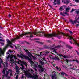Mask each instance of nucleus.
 I'll return each mask as SVG.
<instances>
[{
    "label": "nucleus",
    "mask_w": 79,
    "mask_h": 79,
    "mask_svg": "<svg viewBox=\"0 0 79 79\" xmlns=\"http://www.w3.org/2000/svg\"><path fill=\"white\" fill-rule=\"evenodd\" d=\"M61 47V45H59L57 46H56L54 48H51L50 50H53L54 52H55L56 50V49H55V48H60Z\"/></svg>",
    "instance_id": "nucleus-7"
},
{
    "label": "nucleus",
    "mask_w": 79,
    "mask_h": 79,
    "mask_svg": "<svg viewBox=\"0 0 79 79\" xmlns=\"http://www.w3.org/2000/svg\"><path fill=\"white\" fill-rule=\"evenodd\" d=\"M62 34L63 35V36H66V37H69V40H71V39H73V40L74 42H75V40H74V38L73 37H71L69 35L65 34V33H63L62 32H61L60 33V34L59 33L58 34H56V33H51V34H50V38H52V37H58V38L59 39H60V37L62 36Z\"/></svg>",
    "instance_id": "nucleus-1"
},
{
    "label": "nucleus",
    "mask_w": 79,
    "mask_h": 79,
    "mask_svg": "<svg viewBox=\"0 0 79 79\" xmlns=\"http://www.w3.org/2000/svg\"><path fill=\"white\" fill-rule=\"evenodd\" d=\"M37 65L38 68H40V69L42 68V65H40L39 64H37Z\"/></svg>",
    "instance_id": "nucleus-30"
},
{
    "label": "nucleus",
    "mask_w": 79,
    "mask_h": 79,
    "mask_svg": "<svg viewBox=\"0 0 79 79\" xmlns=\"http://www.w3.org/2000/svg\"><path fill=\"white\" fill-rule=\"evenodd\" d=\"M9 52H10V53H13V51H11V50H9Z\"/></svg>",
    "instance_id": "nucleus-53"
},
{
    "label": "nucleus",
    "mask_w": 79,
    "mask_h": 79,
    "mask_svg": "<svg viewBox=\"0 0 79 79\" xmlns=\"http://www.w3.org/2000/svg\"><path fill=\"white\" fill-rule=\"evenodd\" d=\"M67 58H71V55L69 54V55H67Z\"/></svg>",
    "instance_id": "nucleus-43"
},
{
    "label": "nucleus",
    "mask_w": 79,
    "mask_h": 79,
    "mask_svg": "<svg viewBox=\"0 0 79 79\" xmlns=\"http://www.w3.org/2000/svg\"><path fill=\"white\" fill-rule=\"evenodd\" d=\"M19 69H16V72L17 73H19Z\"/></svg>",
    "instance_id": "nucleus-49"
},
{
    "label": "nucleus",
    "mask_w": 79,
    "mask_h": 79,
    "mask_svg": "<svg viewBox=\"0 0 79 79\" xmlns=\"http://www.w3.org/2000/svg\"><path fill=\"white\" fill-rule=\"evenodd\" d=\"M24 50H25V52H26V53H27V54H28V53L30 52L28 51V50H25L24 49Z\"/></svg>",
    "instance_id": "nucleus-39"
},
{
    "label": "nucleus",
    "mask_w": 79,
    "mask_h": 79,
    "mask_svg": "<svg viewBox=\"0 0 79 79\" xmlns=\"http://www.w3.org/2000/svg\"><path fill=\"white\" fill-rule=\"evenodd\" d=\"M9 73H10L9 71H7L6 70V74H5V75H4L6 77H7V76H8V74H9Z\"/></svg>",
    "instance_id": "nucleus-18"
},
{
    "label": "nucleus",
    "mask_w": 79,
    "mask_h": 79,
    "mask_svg": "<svg viewBox=\"0 0 79 79\" xmlns=\"http://www.w3.org/2000/svg\"><path fill=\"white\" fill-rule=\"evenodd\" d=\"M58 55L59 56H62V57H63V56H64L63 55H62V54H58Z\"/></svg>",
    "instance_id": "nucleus-52"
},
{
    "label": "nucleus",
    "mask_w": 79,
    "mask_h": 79,
    "mask_svg": "<svg viewBox=\"0 0 79 79\" xmlns=\"http://www.w3.org/2000/svg\"><path fill=\"white\" fill-rule=\"evenodd\" d=\"M10 61L11 62H13L14 61V60L13 59H10Z\"/></svg>",
    "instance_id": "nucleus-51"
},
{
    "label": "nucleus",
    "mask_w": 79,
    "mask_h": 79,
    "mask_svg": "<svg viewBox=\"0 0 79 79\" xmlns=\"http://www.w3.org/2000/svg\"><path fill=\"white\" fill-rule=\"evenodd\" d=\"M50 46L51 48H55L56 47L55 44H52Z\"/></svg>",
    "instance_id": "nucleus-24"
},
{
    "label": "nucleus",
    "mask_w": 79,
    "mask_h": 79,
    "mask_svg": "<svg viewBox=\"0 0 79 79\" xmlns=\"http://www.w3.org/2000/svg\"><path fill=\"white\" fill-rule=\"evenodd\" d=\"M20 39V37H19V36H18L16 37V38L12 39L11 42H13L15 41V40H18V39Z\"/></svg>",
    "instance_id": "nucleus-9"
},
{
    "label": "nucleus",
    "mask_w": 79,
    "mask_h": 79,
    "mask_svg": "<svg viewBox=\"0 0 79 79\" xmlns=\"http://www.w3.org/2000/svg\"><path fill=\"white\" fill-rule=\"evenodd\" d=\"M48 6H50V7H51V8H52V9H53V10H55V9L53 8V7H52V6H51V5H49V4H48Z\"/></svg>",
    "instance_id": "nucleus-33"
},
{
    "label": "nucleus",
    "mask_w": 79,
    "mask_h": 79,
    "mask_svg": "<svg viewBox=\"0 0 79 79\" xmlns=\"http://www.w3.org/2000/svg\"><path fill=\"white\" fill-rule=\"evenodd\" d=\"M8 16L9 18H11V15L10 14H9Z\"/></svg>",
    "instance_id": "nucleus-60"
},
{
    "label": "nucleus",
    "mask_w": 79,
    "mask_h": 79,
    "mask_svg": "<svg viewBox=\"0 0 79 79\" xmlns=\"http://www.w3.org/2000/svg\"><path fill=\"white\" fill-rule=\"evenodd\" d=\"M39 62L40 64H41V65H43L44 64V62H42V61H41V60H40Z\"/></svg>",
    "instance_id": "nucleus-17"
},
{
    "label": "nucleus",
    "mask_w": 79,
    "mask_h": 79,
    "mask_svg": "<svg viewBox=\"0 0 79 79\" xmlns=\"http://www.w3.org/2000/svg\"><path fill=\"white\" fill-rule=\"evenodd\" d=\"M29 71H31V73H34V70L32 69H30L29 70Z\"/></svg>",
    "instance_id": "nucleus-28"
},
{
    "label": "nucleus",
    "mask_w": 79,
    "mask_h": 79,
    "mask_svg": "<svg viewBox=\"0 0 79 79\" xmlns=\"http://www.w3.org/2000/svg\"><path fill=\"white\" fill-rule=\"evenodd\" d=\"M78 26H79V24H77L76 25V27H77Z\"/></svg>",
    "instance_id": "nucleus-64"
},
{
    "label": "nucleus",
    "mask_w": 79,
    "mask_h": 79,
    "mask_svg": "<svg viewBox=\"0 0 79 79\" xmlns=\"http://www.w3.org/2000/svg\"><path fill=\"white\" fill-rule=\"evenodd\" d=\"M9 45L8 44H7L6 46H5V47L4 48L3 50H0V53L1 55H4V53H5V51L6 50V48L8 47Z\"/></svg>",
    "instance_id": "nucleus-5"
},
{
    "label": "nucleus",
    "mask_w": 79,
    "mask_h": 79,
    "mask_svg": "<svg viewBox=\"0 0 79 79\" xmlns=\"http://www.w3.org/2000/svg\"><path fill=\"white\" fill-rule=\"evenodd\" d=\"M0 44H1L2 45V46H3V45H4L5 44L4 43L1 42H0Z\"/></svg>",
    "instance_id": "nucleus-38"
},
{
    "label": "nucleus",
    "mask_w": 79,
    "mask_h": 79,
    "mask_svg": "<svg viewBox=\"0 0 79 79\" xmlns=\"http://www.w3.org/2000/svg\"><path fill=\"white\" fill-rule=\"evenodd\" d=\"M16 49H18V48H19V46L18 44H16L15 46Z\"/></svg>",
    "instance_id": "nucleus-21"
},
{
    "label": "nucleus",
    "mask_w": 79,
    "mask_h": 79,
    "mask_svg": "<svg viewBox=\"0 0 79 79\" xmlns=\"http://www.w3.org/2000/svg\"><path fill=\"white\" fill-rule=\"evenodd\" d=\"M6 41L8 42V44H8V47L9 46H10V47H11V48H13V47L11 45H10V44H12V42H11L8 39H7Z\"/></svg>",
    "instance_id": "nucleus-8"
},
{
    "label": "nucleus",
    "mask_w": 79,
    "mask_h": 79,
    "mask_svg": "<svg viewBox=\"0 0 79 79\" xmlns=\"http://www.w3.org/2000/svg\"><path fill=\"white\" fill-rule=\"evenodd\" d=\"M69 32L70 34H73V32L70 30L69 31Z\"/></svg>",
    "instance_id": "nucleus-50"
},
{
    "label": "nucleus",
    "mask_w": 79,
    "mask_h": 79,
    "mask_svg": "<svg viewBox=\"0 0 79 79\" xmlns=\"http://www.w3.org/2000/svg\"><path fill=\"white\" fill-rule=\"evenodd\" d=\"M64 14L65 15H66L67 16H69V14L68 13L66 12H64Z\"/></svg>",
    "instance_id": "nucleus-44"
},
{
    "label": "nucleus",
    "mask_w": 79,
    "mask_h": 79,
    "mask_svg": "<svg viewBox=\"0 0 79 79\" xmlns=\"http://www.w3.org/2000/svg\"><path fill=\"white\" fill-rule=\"evenodd\" d=\"M43 61H47L45 59V57H44V58H43Z\"/></svg>",
    "instance_id": "nucleus-47"
},
{
    "label": "nucleus",
    "mask_w": 79,
    "mask_h": 79,
    "mask_svg": "<svg viewBox=\"0 0 79 79\" xmlns=\"http://www.w3.org/2000/svg\"><path fill=\"white\" fill-rule=\"evenodd\" d=\"M76 52H77V54L78 55L79 54V52L77 51V50L76 51Z\"/></svg>",
    "instance_id": "nucleus-63"
},
{
    "label": "nucleus",
    "mask_w": 79,
    "mask_h": 79,
    "mask_svg": "<svg viewBox=\"0 0 79 79\" xmlns=\"http://www.w3.org/2000/svg\"><path fill=\"white\" fill-rule=\"evenodd\" d=\"M19 61L20 63H21L22 64H24V65H25V66H26L27 65V64L26 63V62L23 61H22L21 60H19Z\"/></svg>",
    "instance_id": "nucleus-13"
},
{
    "label": "nucleus",
    "mask_w": 79,
    "mask_h": 79,
    "mask_svg": "<svg viewBox=\"0 0 79 79\" xmlns=\"http://www.w3.org/2000/svg\"><path fill=\"white\" fill-rule=\"evenodd\" d=\"M24 35H29L30 36H26L27 37H34V36H33V34H32V33L31 32H24V33H23L22 34H20V37H23Z\"/></svg>",
    "instance_id": "nucleus-4"
},
{
    "label": "nucleus",
    "mask_w": 79,
    "mask_h": 79,
    "mask_svg": "<svg viewBox=\"0 0 79 79\" xmlns=\"http://www.w3.org/2000/svg\"><path fill=\"white\" fill-rule=\"evenodd\" d=\"M40 69L41 70V72H43V71H44V68H43V67L41 68Z\"/></svg>",
    "instance_id": "nucleus-35"
},
{
    "label": "nucleus",
    "mask_w": 79,
    "mask_h": 79,
    "mask_svg": "<svg viewBox=\"0 0 79 79\" xmlns=\"http://www.w3.org/2000/svg\"><path fill=\"white\" fill-rule=\"evenodd\" d=\"M36 42L38 43V44H41V45H43L44 44V43L42 42H40L39 41H36Z\"/></svg>",
    "instance_id": "nucleus-29"
},
{
    "label": "nucleus",
    "mask_w": 79,
    "mask_h": 79,
    "mask_svg": "<svg viewBox=\"0 0 79 79\" xmlns=\"http://www.w3.org/2000/svg\"><path fill=\"white\" fill-rule=\"evenodd\" d=\"M77 19H76L74 21H73L72 19L70 20V22L72 24H74V23H78L79 24V22L77 21Z\"/></svg>",
    "instance_id": "nucleus-6"
},
{
    "label": "nucleus",
    "mask_w": 79,
    "mask_h": 79,
    "mask_svg": "<svg viewBox=\"0 0 79 79\" xmlns=\"http://www.w3.org/2000/svg\"><path fill=\"white\" fill-rule=\"evenodd\" d=\"M3 66H4V69H5L6 70V69H7V67H8V66H6V65H5L4 64H3Z\"/></svg>",
    "instance_id": "nucleus-23"
},
{
    "label": "nucleus",
    "mask_w": 79,
    "mask_h": 79,
    "mask_svg": "<svg viewBox=\"0 0 79 79\" xmlns=\"http://www.w3.org/2000/svg\"><path fill=\"white\" fill-rule=\"evenodd\" d=\"M6 70V69H4L3 70V71H2V73H3V74H4V75L5 74V70Z\"/></svg>",
    "instance_id": "nucleus-37"
},
{
    "label": "nucleus",
    "mask_w": 79,
    "mask_h": 79,
    "mask_svg": "<svg viewBox=\"0 0 79 79\" xmlns=\"http://www.w3.org/2000/svg\"><path fill=\"white\" fill-rule=\"evenodd\" d=\"M54 75H53V74H52V79H53V78H54Z\"/></svg>",
    "instance_id": "nucleus-55"
},
{
    "label": "nucleus",
    "mask_w": 79,
    "mask_h": 79,
    "mask_svg": "<svg viewBox=\"0 0 79 79\" xmlns=\"http://www.w3.org/2000/svg\"><path fill=\"white\" fill-rule=\"evenodd\" d=\"M69 6H68L67 8L65 9V11L66 12H69V10H70V8H68Z\"/></svg>",
    "instance_id": "nucleus-20"
},
{
    "label": "nucleus",
    "mask_w": 79,
    "mask_h": 79,
    "mask_svg": "<svg viewBox=\"0 0 79 79\" xmlns=\"http://www.w3.org/2000/svg\"><path fill=\"white\" fill-rule=\"evenodd\" d=\"M44 52H42L40 53V55H41V56H42V55H44Z\"/></svg>",
    "instance_id": "nucleus-31"
},
{
    "label": "nucleus",
    "mask_w": 79,
    "mask_h": 79,
    "mask_svg": "<svg viewBox=\"0 0 79 79\" xmlns=\"http://www.w3.org/2000/svg\"><path fill=\"white\" fill-rule=\"evenodd\" d=\"M17 56L19 58H22V59H24V58L25 59L28 60L29 61H30L31 64H33V61L31 60V59H30L28 57V56H27L25 55H23V54L22 53H21L20 55L17 54Z\"/></svg>",
    "instance_id": "nucleus-3"
},
{
    "label": "nucleus",
    "mask_w": 79,
    "mask_h": 79,
    "mask_svg": "<svg viewBox=\"0 0 79 79\" xmlns=\"http://www.w3.org/2000/svg\"><path fill=\"white\" fill-rule=\"evenodd\" d=\"M60 14L62 15V16H65V15H64V14H63L62 12H61Z\"/></svg>",
    "instance_id": "nucleus-40"
},
{
    "label": "nucleus",
    "mask_w": 79,
    "mask_h": 79,
    "mask_svg": "<svg viewBox=\"0 0 79 79\" xmlns=\"http://www.w3.org/2000/svg\"><path fill=\"white\" fill-rule=\"evenodd\" d=\"M75 12L77 13V14H79V11H76Z\"/></svg>",
    "instance_id": "nucleus-58"
},
{
    "label": "nucleus",
    "mask_w": 79,
    "mask_h": 79,
    "mask_svg": "<svg viewBox=\"0 0 79 79\" xmlns=\"http://www.w3.org/2000/svg\"><path fill=\"white\" fill-rule=\"evenodd\" d=\"M33 34L34 35H36L37 34L39 36H40L43 35L47 38H50L51 34L50 33L46 34L44 33L42 31H39L37 32V31H36L35 32H33Z\"/></svg>",
    "instance_id": "nucleus-2"
},
{
    "label": "nucleus",
    "mask_w": 79,
    "mask_h": 79,
    "mask_svg": "<svg viewBox=\"0 0 79 79\" xmlns=\"http://www.w3.org/2000/svg\"><path fill=\"white\" fill-rule=\"evenodd\" d=\"M14 56L13 55H9L7 57V58H10V59H11L13 58Z\"/></svg>",
    "instance_id": "nucleus-19"
},
{
    "label": "nucleus",
    "mask_w": 79,
    "mask_h": 79,
    "mask_svg": "<svg viewBox=\"0 0 79 79\" xmlns=\"http://www.w3.org/2000/svg\"><path fill=\"white\" fill-rule=\"evenodd\" d=\"M21 69L22 70H23V69H24V65H22V67L21 68Z\"/></svg>",
    "instance_id": "nucleus-46"
},
{
    "label": "nucleus",
    "mask_w": 79,
    "mask_h": 79,
    "mask_svg": "<svg viewBox=\"0 0 79 79\" xmlns=\"http://www.w3.org/2000/svg\"><path fill=\"white\" fill-rule=\"evenodd\" d=\"M16 79H18V75H16Z\"/></svg>",
    "instance_id": "nucleus-62"
},
{
    "label": "nucleus",
    "mask_w": 79,
    "mask_h": 79,
    "mask_svg": "<svg viewBox=\"0 0 79 79\" xmlns=\"http://www.w3.org/2000/svg\"><path fill=\"white\" fill-rule=\"evenodd\" d=\"M64 58H68V56H66L64 55V56H63Z\"/></svg>",
    "instance_id": "nucleus-48"
},
{
    "label": "nucleus",
    "mask_w": 79,
    "mask_h": 79,
    "mask_svg": "<svg viewBox=\"0 0 79 79\" xmlns=\"http://www.w3.org/2000/svg\"><path fill=\"white\" fill-rule=\"evenodd\" d=\"M54 75V78H56V72L54 71L52 72V74Z\"/></svg>",
    "instance_id": "nucleus-15"
},
{
    "label": "nucleus",
    "mask_w": 79,
    "mask_h": 79,
    "mask_svg": "<svg viewBox=\"0 0 79 79\" xmlns=\"http://www.w3.org/2000/svg\"><path fill=\"white\" fill-rule=\"evenodd\" d=\"M4 63L5 65L6 66H8V63H7V62H4Z\"/></svg>",
    "instance_id": "nucleus-32"
},
{
    "label": "nucleus",
    "mask_w": 79,
    "mask_h": 79,
    "mask_svg": "<svg viewBox=\"0 0 79 79\" xmlns=\"http://www.w3.org/2000/svg\"><path fill=\"white\" fill-rule=\"evenodd\" d=\"M34 68H37V64H34Z\"/></svg>",
    "instance_id": "nucleus-36"
},
{
    "label": "nucleus",
    "mask_w": 79,
    "mask_h": 79,
    "mask_svg": "<svg viewBox=\"0 0 79 79\" xmlns=\"http://www.w3.org/2000/svg\"><path fill=\"white\" fill-rule=\"evenodd\" d=\"M69 60H68L67 59H66V62H67V63H68L69 61Z\"/></svg>",
    "instance_id": "nucleus-59"
},
{
    "label": "nucleus",
    "mask_w": 79,
    "mask_h": 79,
    "mask_svg": "<svg viewBox=\"0 0 79 79\" xmlns=\"http://www.w3.org/2000/svg\"><path fill=\"white\" fill-rule=\"evenodd\" d=\"M74 11V9L73 8L70 11V13H72V12Z\"/></svg>",
    "instance_id": "nucleus-45"
},
{
    "label": "nucleus",
    "mask_w": 79,
    "mask_h": 79,
    "mask_svg": "<svg viewBox=\"0 0 79 79\" xmlns=\"http://www.w3.org/2000/svg\"><path fill=\"white\" fill-rule=\"evenodd\" d=\"M55 56L56 57H55L53 59H54V60H59V57H58L56 55Z\"/></svg>",
    "instance_id": "nucleus-16"
},
{
    "label": "nucleus",
    "mask_w": 79,
    "mask_h": 79,
    "mask_svg": "<svg viewBox=\"0 0 79 79\" xmlns=\"http://www.w3.org/2000/svg\"><path fill=\"white\" fill-rule=\"evenodd\" d=\"M56 69H57V70H58V71H61V69L60 67L59 68L58 67H56Z\"/></svg>",
    "instance_id": "nucleus-27"
},
{
    "label": "nucleus",
    "mask_w": 79,
    "mask_h": 79,
    "mask_svg": "<svg viewBox=\"0 0 79 79\" xmlns=\"http://www.w3.org/2000/svg\"><path fill=\"white\" fill-rule=\"evenodd\" d=\"M34 69L35 72V73L36 74H38V72H37V69L36 68H34Z\"/></svg>",
    "instance_id": "nucleus-22"
},
{
    "label": "nucleus",
    "mask_w": 79,
    "mask_h": 79,
    "mask_svg": "<svg viewBox=\"0 0 79 79\" xmlns=\"http://www.w3.org/2000/svg\"><path fill=\"white\" fill-rule=\"evenodd\" d=\"M44 48H41V49H42L43 48H46V49H48L49 48H50V46H47L46 45H44L43 46Z\"/></svg>",
    "instance_id": "nucleus-11"
},
{
    "label": "nucleus",
    "mask_w": 79,
    "mask_h": 79,
    "mask_svg": "<svg viewBox=\"0 0 79 79\" xmlns=\"http://www.w3.org/2000/svg\"><path fill=\"white\" fill-rule=\"evenodd\" d=\"M34 77V78H36V77H38V75H34L33 76Z\"/></svg>",
    "instance_id": "nucleus-42"
},
{
    "label": "nucleus",
    "mask_w": 79,
    "mask_h": 79,
    "mask_svg": "<svg viewBox=\"0 0 79 79\" xmlns=\"http://www.w3.org/2000/svg\"><path fill=\"white\" fill-rule=\"evenodd\" d=\"M68 48L71 50L73 48V47L69 45L68 46Z\"/></svg>",
    "instance_id": "nucleus-34"
},
{
    "label": "nucleus",
    "mask_w": 79,
    "mask_h": 79,
    "mask_svg": "<svg viewBox=\"0 0 79 79\" xmlns=\"http://www.w3.org/2000/svg\"><path fill=\"white\" fill-rule=\"evenodd\" d=\"M57 3L58 5H60L61 3V2H60V0H57Z\"/></svg>",
    "instance_id": "nucleus-26"
},
{
    "label": "nucleus",
    "mask_w": 79,
    "mask_h": 79,
    "mask_svg": "<svg viewBox=\"0 0 79 79\" xmlns=\"http://www.w3.org/2000/svg\"><path fill=\"white\" fill-rule=\"evenodd\" d=\"M64 10V9H63V7H62V6L60 7L59 8V10H60V11H63Z\"/></svg>",
    "instance_id": "nucleus-25"
},
{
    "label": "nucleus",
    "mask_w": 79,
    "mask_h": 79,
    "mask_svg": "<svg viewBox=\"0 0 79 79\" xmlns=\"http://www.w3.org/2000/svg\"><path fill=\"white\" fill-rule=\"evenodd\" d=\"M8 71H9V72L10 71V74H12V70H11L9 69L8 70Z\"/></svg>",
    "instance_id": "nucleus-41"
},
{
    "label": "nucleus",
    "mask_w": 79,
    "mask_h": 79,
    "mask_svg": "<svg viewBox=\"0 0 79 79\" xmlns=\"http://www.w3.org/2000/svg\"><path fill=\"white\" fill-rule=\"evenodd\" d=\"M52 50V51H53L54 52H55V53H57V52L56 51V50L55 51H54V50Z\"/></svg>",
    "instance_id": "nucleus-54"
},
{
    "label": "nucleus",
    "mask_w": 79,
    "mask_h": 79,
    "mask_svg": "<svg viewBox=\"0 0 79 79\" xmlns=\"http://www.w3.org/2000/svg\"><path fill=\"white\" fill-rule=\"evenodd\" d=\"M69 61H76V63H77V64H79V61L78 60H77L76 59V60H74L73 59L72 60H69Z\"/></svg>",
    "instance_id": "nucleus-12"
},
{
    "label": "nucleus",
    "mask_w": 79,
    "mask_h": 79,
    "mask_svg": "<svg viewBox=\"0 0 79 79\" xmlns=\"http://www.w3.org/2000/svg\"><path fill=\"white\" fill-rule=\"evenodd\" d=\"M27 55L29 57V58H30V59H32V57L33 58H34V56H33V55L31 54V52H29L28 53Z\"/></svg>",
    "instance_id": "nucleus-10"
},
{
    "label": "nucleus",
    "mask_w": 79,
    "mask_h": 79,
    "mask_svg": "<svg viewBox=\"0 0 79 79\" xmlns=\"http://www.w3.org/2000/svg\"><path fill=\"white\" fill-rule=\"evenodd\" d=\"M61 74L63 75V76H64V75L65 74V76L67 77L68 76V74H66V73L63 72H61L60 73Z\"/></svg>",
    "instance_id": "nucleus-14"
},
{
    "label": "nucleus",
    "mask_w": 79,
    "mask_h": 79,
    "mask_svg": "<svg viewBox=\"0 0 79 79\" xmlns=\"http://www.w3.org/2000/svg\"><path fill=\"white\" fill-rule=\"evenodd\" d=\"M69 3V2L68 1H66V3L67 4V5H68V3Z\"/></svg>",
    "instance_id": "nucleus-57"
},
{
    "label": "nucleus",
    "mask_w": 79,
    "mask_h": 79,
    "mask_svg": "<svg viewBox=\"0 0 79 79\" xmlns=\"http://www.w3.org/2000/svg\"><path fill=\"white\" fill-rule=\"evenodd\" d=\"M62 19H64V21H67V19H65V18H64V17H63L62 18Z\"/></svg>",
    "instance_id": "nucleus-56"
},
{
    "label": "nucleus",
    "mask_w": 79,
    "mask_h": 79,
    "mask_svg": "<svg viewBox=\"0 0 79 79\" xmlns=\"http://www.w3.org/2000/svg\"><path fill=\"white\" fill-rule=\"evenodd\" d=\"M56 2V0H54V2H53V3H55V2Z\"/></svg>",
    "instance_id": "nucleus-61"
}]
</instances>
